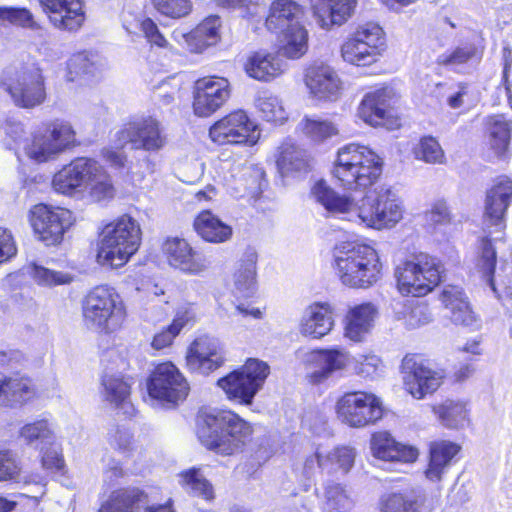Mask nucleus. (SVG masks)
<instances>
[{
  "mask_svg": "<svg viewBox=\"0 0 512 512\" xmlns=\"http://www.w3.org/2000/svg\"><path fill=\"white\" fill-rule=\"evenodd\" d=\"M383 161L369 147L350 143L338 149L333 165V176L340 186L362 193L360 198L339 195L324 181L317 182L312 195L325 209L341 219L375 229L376 191L374 184L382 174Z\"/></svg>",
  "mask_w": 512,
  "mask_h": 512,
  "instance_id": "f257e3e1",
  "label": "nucleus"
},
{
  "mask_svg": "<svg viewBox=\"0 0 512 512\" xmlns=\"http://www.w3.org/2000/svg\"><path fill=\"white\" fill-rule=\"evenodd\" d=\"M512 202V180L507 176L498 177L487 192L482 229L486 234L479 242L477 268L487 282L496 291L493 275L496 267L497 253L492 243L494 233H502L506 227L505 214ZM500 237H494L496 241Z\"/></svg>",
  "mask_w": 512,
  "mask_h": 512,
  "instance_id": "f03ea898",
  "label": "nucleus"
},
{
  "mask_svg": "<svg viewBox=\"0 0 512 512\" xmlns=\"http://www.w3.org/2000/svg\"><path fill=\"white\" fill-rule=\"evenodd\" d=\"M333 268L342 284L369 288L382 276V263L376 250L363 243L341 242L333 250Z\"/></svg>",
  "mask_w": 512,
  "mask_h": 512,
  "instance_id": "7ed1b4c3",
  "label": "nucleus"
},
{
  "mask_svg": "<svg viewBox=\"0 0 512 512\" xmlns=\"http://www.w3.org/2000/svg\"><path fill=\"white\" fill-rule=\"evenodd\" d=\"M252 426L232 411L202 413L198 418L197 436L208 449L232 455L250 440Z\"/></svg>",
  "mask_w": 512,
  "mask_h": 512,
  "instance_id": "20e7f679",
  "label": "nucleus"
},
{
  "mask_svg": "<svg viewBox=\"0 0 512 512\" xmlns=\"http://www.w3.org/2000/svg\"><path fill=\"white\" fill-rule=\"evenodd\" d=\"M83 318L87 328L98 333H117L126 320V305L114 287L93 288L83 301Z\"/></svg>",
  "mask_w": 512,
  "mask_h": 512,
  "instance_id": "39448f33",
  "label": "nucleus"
},
{
  "mask_svg": "<svg viewBox=\"0 0 512 512\" xmlns=\"http://www.w3.org/2000/svg\"><path fill=\"white\" fill-rule=\"evenodd\" d=\"M395 277L403 295L421 297L439 284L441 265L436 258L419 253L401 261L395 268Z\"/></svg>",
  "mask_w": 512,
  "mask_h": 512,
  "instance_id": "423d86ee",
  "label": "nucleus"
},
{
  "mask_svg": "<svg viewBox=\"0 0 512 512\" xmlns=\"http://www.w3.org/2000/svg\"><path fill=\"white\" fill-rule=\"evenodd\" d=\"M76 143L72 125L63 120L43 124L33 131L23 146L27 157L37 163L55 159Z\"/></svg>",
  "mask_w": 512,
  "mask_h": 512,
  "instance_id": "0eeeda50",
  "label": "nucleus"
},
{
  "mask_svg": "<svg viewBox=\"0 0 512 512\" xmlns=\"http://www.w3.org/2000/svg\"><path fill=\"white\" fill-rule=\"evenodd\" d=\"M0 83L19 107L34 108L46 99L45 79L42 70L35 65L7 67Z\"/></svg>",
  "mask_w": 512,
  "mask_h": 512,
  "instance_id": "6e6552de",
  "label": "nucleus"
},
{
  "mask_svg": "<svg viewBox=\"0 0 512 512\" xmlns=\"http://www.w3.org/2000/svg\"><path fill=\"white\" fill-rule=\"evenodd\" d=\"M269 374V366L257 359H249L238 370L220 378L218 386L227 398L241 405H251Z\"/></svg>",
  "mask_w": 512,
  "mask_h": 512,
  "instance_id": "1a4fd4ad",
  "label": "nucleus"
},
{
  "mask_svg": "<svg viewBox=\"0 0 512 512\" xmlns=\"http://www.w3.org/2000/svg\"><path fill=\"white\" fill-rule=\"evenodd\" d=\"M385 46L384 32L378 24L360 26L341 46V56L349 64L367 66L377 61Z\"/></svg>",
  "mask_w": 512,
  "mask_h": 512,
  "instance_id": "9d476101",
  "label": "nucleus"
},
{
  "mask_svg": "<svg viewBox=\"0 0 512 512\" xmlns=\"http://www.w3.org/2000/svg\"><path fill=\"white\" fill-rule=\"evenodd\" d=\"M338 418L350 427H364L383 416L381 400L364 391L347 392L336 404Z\"/></svg>",
  "mask_w": 512,
  "mask_h": 512,
  "instance_id": "9b49d317",
  "label": "nucleus"
},
{
  "mask_svg": "<svg viewBox=\"0 0 512 512\" xmlns=\"http://www.w3.org/2000/svg\"><path fill=\"white\" fill-rule=\"evenodd\" d=\"M96 262L109 269H119L128 262V218L122 216L104 227L97 243Z\"/></svg>",
  "mask_w": 512,
  "mask_h": 512,
  "instance_id": "f8f14e48",
  "label": "nucleus"
},
{
  "mask_svg": "<svg viewBox=\"0 0 512 512\" xmlns=\"http://www.w3.org/2000/svg\"><path fill=\"white\" fill-rule=\"evenodd\" d=\"M209 137L218 145H254L260 132L245 111L236 110L215 122L209 129Z\"/></svg>",
  "mask_w": 512,
  "mask_h": 512,
  "instance_id": "ddd939ff",
  "label": "nucleus"
},
{
  "mask_svg": "<svg viewBox=\"0 0 512 512\" xmlns=\"http://www.w3.org/2000/svg\"><path fill=\"white\" fill-rule=\"evenodd\" d=\"M148 392L152 398L176 404L187 397L189 385L173 363L164 362L151 373Z\"/></svg>",
  "mask_w": 512,
  "mask_h": 512,
  "instance_id": "4468645a",
  "label": "nucleus"
},
{
  "mask_svg": "<svg viewBox=\"0 0 512 512\" xmlns=\"http://www.w3.org/2000/svg\"><path fill=\"white\" fill-rule=\"evenodd\" d=\"M31 225L41 241L48 246L55 245L72 225V214L67 209L38 204L31 210Z\"/></svg>",
  "mask_w": 512,
  "mask_h": 512,
  "instance_id": "2eb2a0df",
  "label": "nucleus"
},
{
  "mask_svg": "<svg viewBox=\"0 0 512 512\" xmlns=\"http://www.w3.org/2000/svg\"><path fill=\"white\" fill-rule=\"evenodd\" d=\"M168 264L186 275L199 276L210 268L208 258L195 250L185 239L168 238L162 246Z\"/></svg>",
  "mask_w": 512,
  "mask_h": 512,
  "instance_id": "dca6fc26",
  "label": "nucleus"
},
{
  "mask_svg": "<svg viewBox=\"0 0 512 512\" xmlns=\"http://www.w3.org/2000/svg\"><path fill=\"white\" fill-rule=\"evenodd\" d=\"M230 92L226 78L212 76L198 79L194 88V113L200 117L210 116L229 99Z\"/></svg>",
  "mask_w": 512,
  "mask_h": 512,
  "instance_id": "f3484780",
  "label": "nucleus"
},
{
  "mask_svg": "<svg viewBox=\"0 0 512 512\" xmlns=\"http://www.w3.org/2000/svg\"><path fill=\"white\" fill-rule=\"evenodd\" d=\"M186 363L191 371L209 374L224 363V352L220 341L209 335L197 337L190 345Z\"/></svg>",
  "mask_w": 512,
  "mask_h": 512,
  "instance_id": "a211bd4d",
  "label": "nucleus"
},
{
  "mask_svg": "<svg viewBox=\"0 0 512 512\" xmlns=\"http://www.w3.org/2000/svg\"><path fill=\"white\" fill-rule=\"evenodd\" d=\"M403 371L405 389L416 399L434 393L444 379L442 371L433 370L407 357L403 360Z\"/></svg>",
  "mask_w": 512,
  "mask_h": 512,
  "instance_id": "6ab92c4d",
  "label": "nucleus"
},
{
  "mask_svg": "<svg viewBox=\"0 0 512 512\" xmlns=\"http://www.w3.org/2000/svg\"><path fill=\"white\" fill-rule=\"evenodd\" d=\"M50 23L63 31H77L85 22L84 0H39Z\"/></svg>",
  "mask_w": 512,
  "mask_h": 512,
  "instance_id": "aec40b11",
  "label": "nucleus"
},
{
  "mask_svg": "<svg viewBox=\"0 0 512 512\" xmlns=\"http://www.w3.org/2000/svg\"><path fill=\"white\" fill-rule=\"evenodd\" d=\"M95 160L89 158H77L64 166L53 177L54 189L65 195H72L84 185L86 186L89 175L95 171Z\"/></svg>",
  "mask_w": 512,
  "mask_h": 512,
  "instance_id": "412c9836",
  "label": "nucleus"
},
{
  "mask_svg": "<svg viewBox=\"0 0 512 512\" xmlns=\"http://www.w3.org/2000/svg\"><path fill=\"white\" fill-rule=\"evenodd\" d=\"M220 26V18L210 16L191 32L183 33L180 30H175L172 36L175 41L186 46L190 52L202 53L206 48L218 43L220 40Z\"/></svg>",
  "mask_w": 512,
  "mask_h": 512,
  "instance_id": "4be33fe9",
  "label": "nucleus"
},
{
  "mask_svg": "<svg viewBox=\"0 0 512 512\" xmlns=\"http://www.w3.org/2000/svg\"><path fill=\"white\" fill-rule=\"evenodd\" d=\"M130 143L135 148L155 152L165 147L167 135L156 118L142 117L130 125Z\"/></svg>",
  "mask_w": 512,
  "mask_h": 512,
  "instance_id": "5701e85b",
  "label": "nucleus"
},
{
  "mask_svg": "<svg viewBox=\"0 0 512 512\" xmlns=\"http://www.w3.org/2000/svg\"><path fill=\"white\" fill-rule=\"evenodd\" d=\"M380 512H427V495L423 489L409 488L382 495Z\"/></svg>",
  "mask_w": 512,
  "mask_h": 512,
  "instance_id": "b1692460",
  "label": "nucleus"
},
{
  "mask_svg": "<svg viewBox=\"0 0 512 512\" xmlns=\"http://www.w3.org/2000/svg\"><path fill=\"white\" fill-rule=\"evenodd\" d=\"M308 361L311 364V371L307 375L309 382L321 384L346 367L348 356L340 350H321L311 352Z\"/></svg>",
  "mask_w": 512,
  "mask_h": 512,
  "instance_id": "393cba45",
  "label": "nucleus"
},
{
  "mask_svg": "<svg viewBox=\"0 0 512 512\" xmlns=\"http://www.w3.org/2000/svg\"><path fill=\"white\" fill-rule=\"evenodd\" d=\"M308 361L311 364V371L307 375L309 382L321 384L346 367L348 356L340 350H321L311 352Z\"/></svg>",
  "mask_w": 512,
  "mask_h": 512,
  "instance_id": "a878e982",
  "label": "nucleus"
},
{
  "mask_svg": "<svg viewBox=\"0 0 512 512\" xmlns=\"http://www.w3.org/2000/svg\"><path fill=\"white\" fill-rule=\"evenodd\" d=\"M305 83L310 93L318 99L337 97L341 82L333 68L328 65H313L307 69Z\"/></svg>",
  "mask_w": 512,
  "mask_h": 512,
  "instance_id": "bb28decb",
  "label": "nucleus"
},
{
  "mask_svg": "<svg viewBox=\"0 0 512 512\" xmlns=\"http://www.w3.org/2000/svg\"><path fill=\"white\" fill-rule=\"evenodd\" d=\"M441 301L449 311L448 317L455 325H462L473 329L479 326L477 316L460 287H446L441 293Z\"/></svg>",
  "mask_w": 512,
  "mask_h": 512,
  "instance_id": "cd10ccee",
  "label": "nucleus"
},
{
  "mask_svg": "<svg viewBox=\"0 0 512 512\" xmlns=\"http://www.w3.org/2000/svg\"><path fill=\"white\" fill-rule=\"evenodd\" d=\"M371 450L374 457L384 461L410 463L418 457L417 449L397 443L387 432L373 434Z\"/></svg>",
  "mask_w": 512,
  "mask_h": 512,
  "instance_id": "c85d7f7f",
  "label": "nucleus"
},
{
  "mask_svg": "<svg viewBox=\"0 0 512 512\" xmlns=\"http://www.w3.org/2000/svg\"><path fill=\"white\" fill-rule=\"evenodd\" d=\"M116 368H120V370L114 371L112 365L107 368L101 380L100 395L114 408H120L128 396V384L125 381V371L128 368L126 359L120 358Z\"/></svg>",
  "mask_w": 512,
  "mask_h": 512,
  "instance_id": "c756f323",
  "label": "nucleus"
},
{
  "mask_svg": "<svg viewBox=\"0 0 512 512\" xmlns=\"http://www.w3.org/2000/svg\"><path fill=\"white\" fill-rule=\"evenodd\" d=\"M355 5L356 0H312L313 14L324 29L346 22Z\"/></svg>",
  "mask_w": 512,
  "mask_h": 512,
  "instance_id": "7c9ffc66",
  "label": "nucleus"
},
{
  "mask_svg": "<svg viewBox=\"0 0 512 512\" xmlns=\"http://www.w3.org/2000/svg\"><path fill=\"white\" fill-rule=\"evenodd\" d=\"M392 96L390 88H380L367 93L359 106V117L371 126H384Z\"/></svg>",
  "mask_w": 512,
  "mask_h": 512,
  "instance_id": "2f4dec72",
  "label": "nucleus"
},
{
  "mask_svg": "<svg viewBox=\"0 0 512 512\" xmlns=\"http://www.w3.org/2000/svg\"><path fill=\"white\" fill-rule=\"evenodd\" d=\"M489 149L499 159H506L510 154L512 136V119L503 114L488 116L485 120Z\"/></svg>",
  "mask_w": 512,
  "mask_h": 512,
  "instance_id": "473e14b6",
  "label": "nucleus"
},
{
  "mask_svg": "<svg viewBox=\"0 0 512 512\" xmlns=\"http://www.w3.org/2000/svg\"><path fill=\"white\" fill-rule=\"evenodd\" d=\"M35 389L31 379L18 374H0V406L22 405L33 398Z\"/></svg>",
  "mask_w": 512,
  "mask_h": 512,
  "instance_id": "72a5a7b5",
  "label": "nucleus"
},
{
  "mask_svg": "<svg viewBox=\"0 0 512 512\" xmlns=\"http://www.w3.org/2000/svg\"><path fill=\"white\" fill-rule=\"evenodd\" d=\"M302 7L293 0H275L272 2L266 18V27L273 33H278L294 24H302Z\"/></svg>",
  "mask_w": 512,
  "mask_h": 512,
  "instance_id": "f704fd0d",
  "label": "nucleus"
},
{
  "mask_svg": "<svg viewBox=\"0 0 512 512\" xmlns=\"http://www.w3.org/2000/svg\"><path fill=\"white\" fill-rule=\"evenodd\" d=\"M377 309L371 303L357 305L346 316L345 336L354 342H360L371 331Z\"/></svg>",
  "mask_w": 512,
  "mask_h": 512,
  "instance_id": "c9c22d12",
  "label": "nucleus"
},
{
  "mask_svg": "<svg viewBox=\"0 0 512 512\" xmlns=\"http://www.w3.org/2000/svg\"><path fill=\"white\" fill-rule=\"evenodd\" d=\"M333 325L334 320L330 306L314 304L306 309L301 320L300 331L303 335L321 338L331 331Z\"/></svg>",
  "mask_w": 512,
  "mask_h": 512,
  "instance_id": "e433bc0d",
  "label": "nucleus"
},
{
  "mask_svg": "<svg viewBox=\"0 0 512 512\" xmlns=\"http://www.w3.org/2000/svg\"><path fill=\"white\" fill-rule=\"evenodd\" d=\"M244 70L249 77L267 82L282 74L284 68L283 62L278 56L259 51L247 58Z\"/></svg>",
  "mask_w": 512,
  "mask_h": 512,
  "instance_id": "4c0bfd02",
  "label": "nucleus"
},
{
  "mask_svg": "<svg viewBox=\"0 0 512 512\" xmlns=\"http://www.w3.org/2000/svg\"><path fill=\"white\" fill-rule=\"evenodd\" d=\"M376 210V230L394 227L403 217L396 195L386 187L377 188Z\"/></svg>",
  "mask_w": 512,
  "mask_h": 512,
  "instance_id": "58836bf2",
  "label": "nucleus"
},
{
  "mask_svg": "<svg viewBox=\"0 0 512 512\" xmlns=\"http://www.w3.org/2000/svg\"><path fill=\"white\" fill-rule=\"evenodd\" d=\"M197 234L206 242L223 243L232 237V227L209 210L198 214L193 223Z\"/></svg>",
  "mask_w": 512,
  "mask_h": 512,
  "instance_id": "ea45409f",
  "label": "nucleus"
},
{
  "mask_svg": "<svg viewBox=\"0 0 512 512\" xmlns=\"http://www.w3.org/2000/svg\"><path fill=\"white\" fill-rule=\"evenodd\" d=\"M460 446L450 441H435L430 445V461L426 477L431 481H440Z\"/></svg>",
  "mask_w": 512,
  "mask_h": 512,
  "instance_id": "a19ab883",
  "label": "nucleus"
},
{
  "mask_svg": "<svg viewBox=\"0 0 512 512\" xmlns=\"http://www.w3.org/2000/svg\"><path fill=\"white\" fill-rule=\"evenodd\" d=\"M280 52L291 59H299L308 50V31L303 24H294L276 33Z\"/></svg>",
  "mask_w": 512,
  "mask_h": 512,
  "instance_id": "79ce46f5",
  "label": "nucleus"
},
{
  "mask_svg": "<svg viewBox=\"0 0 512 512\" xmlns=\"http://www.w3.org/2000/svg\"><path fill=\"white\" fill-rule=\"evenodd\" d=\"M258 255L252 248L247 249L238 262L234 273V286L242 296H249L256 289V263Z\"/></svg>",
  "mask_w": 512,
  "mask_h": 512,
  "instance_id": "37998d69",
  "label": "nucleus"
},
{
  "mask_svg": "<svg viewBox=\"0 0 512 512\" xmlns=\"http://www.w3.org/2000/svg\"><path fill=\"white\" fill-rule=\"evenodd\" d=\"M277 167L282 175L306 171L309 167L307 152L292 142H284L279 148Z\"/></svg>",
  "mask_w": 512,
  "mask_h": 512,
  "instance_id": "c03bdc74",
  "label": "nucleus"
},
{
  "mask_svg": "<svg viewBox=\"0 0 512 512\" xmlns=\"http://www.w3.org/2000/svg\"><path fill=\"white\" fill-rule=\"evenodd\" d=\"M433 411L448 428L463 427L469 420L468 409L463 401L447 399L442 404L434 406Z\"/></svg>",
  "mask_w": 512,
  "mask_h": 512,
  "instance_id": "a18cd8bd",
  "label": "nucleus"
},
{
  "mask_svg": "<svg viewBox=\"0 0 512 512\" xmlns=\"http://www.w3.org/2000/svg\"><path fill=\"white\" fill-rule=\"evenodd\" d=\"M94 168L95 171L89 175L86 183L91 199L95 202L111 200L116 190L110 176L98 162H95Z\"/></svg>",
  "mask_w": 512,
  "mask_h": 512,
  "instance_id": "49530a36",
  "label": "nucleus"
},
{
  "mask_svg": "<svg viewBox=\"0 0 512 512\" xmlns=\"http://www.w3.org/2000/svg\"><path fill=\"white\" fill-rule=\"evenodd\" d=\"M256 106L261 117L268 122L283 123L287 119L282 100L268 91L259 94L256 99Z\"/></svg>",
  "mask_w": 512,
  "mask_h": 512,
  "instance_id": "de8ad7c7",
  "label": "nucleus"
},
{
  "mask_svg": "<svg viewBox=\"0 0 512 512\" xmlns=\"http://www.w3.org/2000/svg\"><path fill=\"white\" fill-rule=\"evenodd\" d=\"M29 276L40 286L53 287L72 282L73 277L69 273L56 271L37 263H31L27 267Z\"/></svg>",
  "mask_w": 512,
  "mask_h": 512,
  "instance_id": "09e8293b",
  "label": "nucleus"
},
{
  "mask_svg": "<svg viewBox=\"0 0 512 512\" xmlns=\"http://www.w3.org/2000/svg\"><path fill=\"white\" fill-rule=\"evenodd\" d=\"M426 226L434 231L444 233L448 226L452 224L453 216L448 204L443 200L434 202L425 212Z\"/></svg>",
  "mask_w": 512,
  "mask_h": 512,
  "instance_id": "8fccbe9b",
  "label": "nucleus"
},
{
  "mask_svg": "<svg viewBox=\"0 0 512 512\" xmlns=\"http://www.w3.org/2000/svg\"><path fill=\"white\" fill-rule=\"evenodd\" d=\"M326 505L335 512H348L354 501L350 492L341 484L328 482L325 486Z\"/></svg>",
  "mask_w": 512,
  "mask_h": 512,
  "instance_id": "3c124183",
  "label": "nucleus"
},
{
  "mask_svg": "<svg viewBox=\"0 0 512 512\" xmlns=\"http://www.w3.org/2000/svg\"><path fill=\"white\" fill-rule=\"evenodd\" d=\"M179 476L180 484L184 489L206 500L213 499V488L199 470L191 469L181 473Z\"/></svg>",
  "mask_w": 512,
  "mask_h": 512,
  "instance_id": "603ef678",
  "label": "nucleus"
},
{
  "mask_svg": "<svg viewBox=\"0 0 512 512\" xmlns=\"http://www.w3.org/2000/svg\"><path fill=\"white\" fill-rule=\"evenodd\" d=\"M432 320V315L428 305L424 301H408L404 306L403 321L408 329H417L428 324Z\"/></svg>",
  "mask_w": 512,
  "mask_h": 512,
  "instance_id": "864d4df0",
  "label": "nucleus"
},
{
  "mask_svg": "<svg viewBox=\"0 0 512 512\" xmlns=\"http://www.w3.org/2000/svg\"><path fill=\"white\" fill-rule=\"evenodd\" d=\"M414 155L418 160L429 164H442L445 161V154L439 142L431 137H423L414 147Z\"/></svg>",
  "mask_w": 512,
  "mask_h": 512,
  "instance_id": "5fc2aeb1",
  "label": "nucleus"
},
{
  "mask_svg": "<svg viewBox=\"0 0 512 512\" xmlns=\"http://www.w3.org/2000/svg\"><path fill=\"white\" fill-rule=\"evenodd\" d=\"M68 68L75 76H96L100 71L99 58L95 54L78 53L70 59Z\"/></svg>",
  "mask_w": 512,
  "mask_h": 512,
  "instance_id": "6e6d98bb",
  "label": "nucleus"
},
{
  "mask_svg": "<svg viewBox=\"0 0 512 512\" xmlns=\"http://www.w3.org/2000/svg\"><path fill=\"white\" fill-rule=\"evenodd\" d=\"M303 132L311 140L322 142L338 134V128L332 122L314 118L303 120Z\"/></svg>",
  "mask_w": 512,
  "mask_h": 512,
  "instance_id": "4d7b16f0",
  "label": "nucleus"
},
{
  "mask_svg": "<svg viewBox=\"0 0 512 512\" xmlns=\"http://www.w3.org/2000/svg\"><path fill=\"white\" fill-rule=\"evenodd\" d=\"M477 53L478 50L474 44H466L439 55L437 63L442 66L456 68L475 58Z\"/></svg>",
  "mask_w": 512,
  "mask_h": 512,
  "instance_id": "13d9d810",
  "label": "nucleus"
},
{
  "mask_svg": "<svg viewBox=\"0 0 512 512\" xmlns=\"http://www.w3.org/2000/svg\"><path fill=\"white\" fill-rule=\"evenodd\" d=\"M5 23L27 28L35 25L33 15L28 9L0 6V25Z\"/></svg>",
  "mask_w": 512,
  "mask_h": 512,
  "instance_id": "bf43d9fd",
  "label": "nucleus"
},
{
  "mask_svg": "<svg viewBox=\"0 0 512 512\" xmlns=\"http://www.w3.org/2000/svg\"><path fill=\"white\" fill-rule=\"evenodd\" d=\"M155 9L164 16L181 18L192 9L190 0H152Z\"/></svg>",
  "mask_w": 512,
  "mask_h": 512,
  "instance_id": "052dcab7",
  "label": "nucleus"
},
{
  "mask_svg": "<svg viewBox=\"0 0 512 512\" xmlns=\"http://www.w3.org/2000/svg\"><path fill=\"white\" fill-rule=\"evenodd\" d=\"M355 457L356 452L353 448L348 446L336 447L325 457L326 467L328 464L335 465L336 468L347 473L354 465Z\"/></svg>",
  "mask_w": 512,
  "mask_h": 512,
  "instance_id": "680f3d73",
  "label": "nucleus"
},
{
  "mask_svg": "<svg viewBox=\"0 0 512 512\" xmlns=\"http://www.w3.org/2000/svg\"><path fill=\"white\" fill-rule=\"evenodd\" d=\"M20 435L27 443H33L37 440H49L52 436V432L48 422L45 420H40L25 425L21 429Z\"/></svg>",
  "mask_w": 512,
  "mask_h": 512,
  "instance_id": "e2e57ef3",
  "label": "nucleus"
},
{
  "mask_svg": "<svg viewBox=\"0 0 512 512\" xmlns=\"http://www.w3.org/2000/svg\"><path fill=\"white\" fill-rule=\"evenodd\" d=\"M382 361L375 354L359 355L355 359V372L363 377H373L382 370Z\"/></svg>",
  "mask_w": 512,
  "mask_h": 512,
  "instance_id": "0e129e2a",
  "label": "nucleus"
},
{
  "mask_svg": "<svg viewBox=\"0 0 512 512\" xmlns=\"http://www.w3.org/2000/svg\"><path fill=\"white\" fill-rule=\"evenodd\" d=\"M20 466L14 455L10 452H0V481L17 479Z\"/></svg>",
  "mask_w": 512,
  "mask_h": 512,
  "instance_id": "69168bd1",
  "label": "nucleus"
},
{
  "mask_svg": "<svg viewBox=\"0 0 512 512\" xmlns=\"http://www.w3.org/2000/svg\"><path fill=\"white\" fill-rule=\"evenodd\" d=\"M99 512H128L127 491L119 489L112 492L109 499L100 507Z\"/></svg>",
  "mask_w": 512,
  "mask_h": 512,
  "instance_id": "338daca9",
  "label": "nucleus"
},
{
  "mask_svg": "<svg viewBox=\"0 0 512 512\" xmlns=\"http://www.w3.org/2000/svg\"><path fill=\"white\" fill-rule=\"evenodd\" d=\"M196 317V312L192 304H184L180 306L175 314V317L170 324L174 331L180 333L183 327L190 322H193Z\"/></svg>",
  "mask_w": 512,
  "mask_h": 512,
  "instance_id": "774afa93",
  "label": "nucleus"
}]
</instances>
